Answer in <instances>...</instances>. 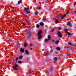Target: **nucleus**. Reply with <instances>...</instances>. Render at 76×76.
Masks as SVG:
<instances>
[{
    "instance_id": "f257e3e1",
    "label": "nucleus",
    "mask_w": 76,
    "mask_h": 76,
    "mask_svg": "<svg viewBox=\"0 0 76 76\" xmlns=\"http://www.w3.org/2000/svg\"><path fill=\"white\" fill-rule=\"evenodd\" d=\"M18 65L16 64H15V66H13V68L15 70H18V69L16 68L17 67H18Z\"/></svg>"
},
{
    "instance_id": "f03ea898",
    "label": "nucleus",
    "mask_w": 76,
    "mask_h": 76,
    "mask_svg": "<svg viewBox=\"0 0 76 76\" xmlns=\"http://www.w3.org/2000/svg\"><path fill=\"white\" fill-rule=\"evenodd\" d=\"M57 34L59 38H61L62 37V34H61L60 32L58 31L57 33Z\"/></svg>"
},
{
    "instance_id": "7ed1b4c3",
    "label": "nucleus",
    "mask_w": 76,
    "mask_h": 76,
    "mask_svg": "<svg viewBox=\"0 0 76 76\" xmlns=\"http://www.w3.org/2000/svg\"><path fill=\"white\" fill-rule=\"evenodd\" d=\"M68 45H70L72 47H75V45L72 44V43L70 42L68 43Z\"/></svg>"
},
{
    "instance_id": "20e7f679",
    "label": "nucleus",
    "mask_w": 76,
    "mask_h": 76,
    "mask_svg": "<svg viewBox=\"0 0 76 76\" xmlns=\"http://www.w3.org/2000/svg\"><path fill=\"white\" fill-rule=\"evenodd\" d=\"M54 20H55V22L56 24H57V23H59V21H58V20H57L56 18H54Z\"/></svg>"
},
{
    "instance_id": "39448f33",
    "label": "nucleus",
    "mask_w": 76,
    "mask_h": 76,
    "mask_svg": "<svg viewBox=\"0 0 76 76\" xmlns=\"http://www.w3.org/2000/svg\"><path fill=\"white\" fill-rule=\"evenodd\" d=\"M28 38H29L30 37H31V34H32V32H28Z\"/></svg>"
},
{
    "instance_id": "423d86ee",
    "label": "nucleus",
    "mask_w": 76,
    "mask_h": 76,
    "mask_svg": "<svg viewBox=\"0 0 76 76\" xmlns=\"http://www.w3.org/2000/svg\"><path fill=\"white\" fill-rule=\"evenodd\" d=\"M42 30H39V32L38 33V34H37V35L38 36L40 35L41 34H42Z\"/></svg>"
},
{
    "instance_id": "0eeeda50",
    "label": "nucleus",
    "mask_w": 76,
    "mask_h": 76,
    "mask_svg": "<svg viewBox=\"0 0 76 76\" xmlns=\"http://www.w3.org/2000/svg\"><path fill=\"white\" fill-rule=\"evenodd\" d=\"M24 48H20V53H24Z\"/></svg>"
},
{
    "instance_id": "6e6552de",
    "label": "nucleus",
    "mask_w": 76,
    "mask_h": 76,
    "mask_svg": "<svg viewBox=\"0 0 76 76\" xmlns=\"http://www.w3.org/2000/svg\"><path fill=\"white\" fill-rule=\"evenodd\" d=\"M29 9V8H25L24 9V11H25L26 12H28V10Z\"/></svg>"
},
{
    "instance_id": "1a4fd4ad",
    "label": "nucleus",
    "mask_w": 76,
    "mask_h": 76,
    "mask_svg": "<svg viewBox=\"0 0 76 76\" xmlns=\"http://www.w3.org/2000/svg\"><path fill=\"white\" fill-rule=\"evenodd\" d=\"M66 16V14H65L63 16H61V19H64V18H65Z\"/></svg>"
},
{
    "instance_id": "9d476101",
    "label": "nucleus",
    "mask_w": 76,
    "mask_h": 76,
    "mask_svg": "<svg viewBox=\"0 0 76 76\" xmlns=\"http://www.w3.org/2000/svg\"><path fill=\"white\" fill-rule=\"evenodd\" d=\"M67 25H69L70 26L72 27V25H71V24L70 23V22H68L67 23Z\"/></svg>"
},
{
    "instance_id": "9b49d317",
    "label": "nucleus",
    "mask_w": 76,
    "mask_h": 76,
    "mask_svg": "<svg viewBox=\"0 0 76 76\" xmlns=\"http://www.w3.org/2000/svg\"><path fill=\"white\" fill-rule=\"evenodd\" d=\"M25 53L27 55L29 54V52H28V51L27 50H25Z\"/></svg>"
},
{
    "instance_id": "f8f14e48",
    "label": "nucleus",
    "mask_w": 76,
    "mask_h": 76,
    "mask_svg": "<svg viewBox=\"0 0 76 76\" xmlns=\"http://www.w3.org/2000/svg\"><path fill=\"white\" fill-rule=\"evenodd\" d=\"M53 60L54 61H57V58L55 57L53 58Z\"/></svg>"
},
{
    "instance_id": "ddd939ff",
    "label": "nucleus",
    "mask_w": 76,
    "mask_h": 76,
    "mask_svg": "<svg viewBox=\"0 0 76 76\" xmlns=\"http://www.w3.org/2000/svg\"><path fill=\"white\" fill-rule=\"evenodd\" d=\"M48 40H50L51 39V36L50 35H48Z\"/></svg>"
},
{
    "instance_id": "4468645a",
    "label": "nucleus",
    "mask_w": 76,
    "mask_h": 76,
    "mask_svg": "<svg viewBox=\"0 0 76 76\" xmlns=\"http://www.w3.org/2000/svg\"><path fill=\"white\" fill-rule=\"evenodd\" d=\"M38 36V39H41V38L42 37V35H39V36Z\"/></svg>"
},
{
    "instance_id": "2eb2a0df",
    "label": "nucleus",
    "mask_w": 76,
    "mask_h": 76,
    "mask_svg": "<svg viewBox=\"0 0 76 76\" xmlns=\"http://www.w3.org/2000/svg\"><path fill=\"white\" fill-rule=\"evenodd\" d=\"M40 26H44V23L42 22H41L40 23Z\"/></svg>"
},
{
    "instance_id": "dca6fc26",
    "label": "nucleus",
    "mask_w": 76,
    "mask_h": 76,
    "mask_svg": "<svg viewBox=\"0 0 76 76\" xmlns=\"http://www.w3.org/2000/svg\"><path fill=\"white\" fill-rule=\"evenodd\" d=\"M21 2H22V0H20L19 1L18 3V4H20V3H21Z\"/></svg>"
},
{
    "instance_id": "f3484780",
    "label": "nucleus",
    "mask_w": 76,
    "mask_h": 76,
    "mask_svg": "<svg viewBox=\"0 0 76 76\" xmlns=\"http://www.w3.org/2000/svg\"><path fill=\"white\" fill-rule=\"evenodd\" d=\"M38 12L37 11H36L35 12V14L36 16H37V15H38Z\"/></svg>"
},
{
    "instance_id": "a211bd4d",
    "label": "nucleus",
    "mask_w": 76,
    "mask_h": 76,
    "mask_svg": "<svg viewBox=\"0 0 76 76\" xmlns=\"http://www.w3.org/2000/svg\"><path fill=\"white\" fill-rule=\"evenodd\" d=\"M67 34L68 35L71 36L72 35V34H71V33H69V32H67Z\"/></svg>"
},
{
    "instance_id": "6ab92c4d",
    "label": "nucleus",
    "mask_w": 76,
    "mask_h": 76,
    "mask_svg": "<svg viewBox=\"0 0 76 76\" xmlns=\"http://www.w3.org/2000/svg\"><path fill=\"white\" fill-rule=\"evenodd\" d=\"M58 43H59V41L58 40H57L55 42V44H58Z\"/></svg>"
},
{
    "instance_id": "aec40b11",
    "label": "nucleus",
    "mask_w": 76,
    "mask_h": 76,
    "mask_svg": "<svg viewBox=\"0 0 76 76\" xmlns=\"http://www.w3.org/2000/svg\"><path fill=\"white\" fill-rule=\"evenodd\" d=\"M48 39H45L44 42H48Z\"/></svg>"
},
{
    "instance_id": "412c9836",
    "label": "nucleus",
    "mask_w": 76,
    "mask_h": 76,
    "mask_svg": "<svg viewBox=\"0 0 76 76\" xmlns=\"http://www.w3.org/2000/svg\"><path fill=\"white\" fill-rule=\"evenodd\" d=\"M56 50H57V51H59V50H60V48H56Z\"/></svg>"
},
{
    "instance_id": "4be33fe9",
    "label": "nucleus",
    "mask_w": 76,
    "mask_h": 76,
    "mask_svg": "<svg viewBox=\"0 0 76 76\" xmlns=\"http://www.w3.org/2000/svg\"><path fill=\"white\" fill-rule=\"evenodd\" d=\"M27 45V43H26V42L25 43H24V47H25V48L26 47V46Z\"/></svg>"
},
{
    "instance_id": "5701e85b",
    "label": "nucleus",
    "mask_w": 76,
    "mask_h": 76,
    "mask_svg": "<svg viewBox=\"0 0 76 76\" xmlns=\"http://www.w3.org/2000/svg\"><path fill=\"white\" fill-rule=\"evenodd\" d=\"M39 26H40L38 24H37L36 25L37 28H39Z\"/></svg>"
},
{
    "instance_id": "b1692460",
    "label": "nucleus",
    "mask_w": 76,
    "mask_h": 76,
    "mask_svg": "<svg viewBox=\"0 0 76 76\" xmlns=\"http://www.w3.org/2000/svg\"><path fill=\"white\" fill-rule=\"evenodd\" d=\"M23 58V56H20L19 57V59H22Z\"/></svg>"
},
{
    "instance_id": "393cba45",
    "label": "nucleus",
    "mask_w": 76,
    "mask_h": 76,
    "mask_svg": "<svg viewBox=\"0 0 76 76\" xmlns=\"http://www.w3.org/2000/svg\"><path fill=\"white\" fill-rule=\"evenodd\" d=\"M16 45L17 47H18V48H20V46H19V45L18 44H16Z\"/></svg>"
},
{
    "instance_id": "a878e982",
    "label": "nucleus",
    "mask_w": 76,
    "mask_h": 76,
    "mask_svg": "<svg viewBox=\"0 0 76 76\" xmlns=\"http://www.w3.org/2000/svg\"><path fill=\"white\" fill-rule=\"evenodd\" d=\"M28 13H31V12L29 11H28L26 13V14H28Z\"/></svg>"
},
{
    "instance_id": "bb28decb",
    "label": "nucleus",
    "mask_w": 76,
    "mask_h": 76,
    "mask_svg": "<svg viewBox=\"0 0 76 76\" xmlns=\"http://www.w3.org/2000/svg\"><path fill=\"white\" fill-rule=\"evenodd\" d=\"M18 63L19 64H21V63H22V61H18Z\"/></svg>"
},
{
    "instance_id": "cd10ccee",
    "label": "nucleus",
    "mask_w": 76,
    "mask_h": 76,
    "mask_svg": "<svg viewBox=\"0 0 76 76\" xmlns=\"http://www.w3.org/2000/svg\"><path fill=\"white\" fill-rule=\"evenodd\" d=\"M46 3H48V1H49V0H45Z\"/></svg>"
},
{
    "instance_id": "c85d7f7f",
    "label": "nucleus",
    "mask_w": 76,
    "mask_h": 76,
    "mask_svg": "<svg viewBox=\"0 0 76 76\" xmlns=\"http://www.w3.org/2000/svg\"><path fill=\"white\" fill-rule=\"evenodd\" d=\"M54 29H52V30H51V32H54Z\"/></svg>"
},
{
    "instance_id": "c756f323",
    "label": "nucleus",
    "mask_w": 76,
    "mask_h": 76,
    "mask_svg": "<svg viewBox=\"0 0 76 76\" xmlns=\"http://www.w3.org/2000/svg\"><path fill=\"white\" fill-rule=\"evenodd\" d=\"M69 48V49L71 50H73V48Z\"/></svg>"
},
{
    "instance_id": "7c9ffc66",
    "label": "nucleus",
    "mask_w": 76,
    "mask_h": 76,
    "mask_svg": "<svg viewBox=\"0 0 76 76\" xmlns=\"http://www.w3.org/2000/svg\"><path fill=\"white\" fill-rule=\"evenodd\" d=\"M46 20V18H43V21L44 22V21H45Z\"/></svg>"
},
{
    "instance_id": "2f4dec72",
    "label": "nucleus",
    "mask_w": 76,
    "mask_h": 76,
    "mask_svg": "<svg viewBox=\"0 0 76 76\" xmlns=\"http://www.w3.org/2000/svg\"><path fill=\"white\" fill-rule=\"evenodd\" d=\"M33 45H32V44H29V46H30V47H32V46Z\"/></svg>"
},
{
    "instance_id": "473e14b6",
    "label": "nucleus",
    "mask_w": 76,
    "mask_h": 76,
    "mask_svg": "<svg viewBox=\"0 0 76 76\" xmlns=\"http://www.w3.org/2000/svg\"><path fill=\"white\" fill-rule=\"evenodd\" d=\"M49 54V53H48V52H46V54L47 55H48Z\"/></svg>"
},
{
    "instance_id": "72a5a7b5",
    "label": "nucleus",
    "mask_w": 76,
    "mask_h": 76,
    "mask_svg": "<svg viewBox=\"0 0 76 76\" xmlns=\"http://www.w3.org/2000/svg\"><path fill=\"white\" fill-rule=\"evenodd\" d=\"M50 70L51 71H52V70H53V67H50Z\"/></svg>"
},
{
    "instance_id": "f704fd0d",
    "label": "nucleus",
    "mask_w": 76,
    "mask_h": 76,
    "mask_svg": "<svg viewBox=\"0 0 76 76\" xmlns=\"http://www.w3.org/2000/svg\"><path fill=\"white\" fill-rule=\"evenodd\" d=\"M18 57L16 58L15 60H16V61H18Z\"/></svg>"
},
{
    "instance_id": "c9c22d12",
    "label": "nucleus",
    "mask_w": 76,
    "mask_h": 76,
    "mask_svg": "<svg viewBox=\"0 0 76 76\" xmlns=\"http://www.w3.org/2000/svg\"><path fill=\"white\" fill-rule=\"evenodd\" d=\"M61 29V27H59L58 28V30H60Z\"/></svg>"
},
{
    "instance_id": "e433bc0d",
    "label": "nucleus",
    "mask_w": 76,
    "mask_h": 76,
    "mask_svg": "<svg viewBox=\"0 0 76 76\" xmlns=\"http://www.w3.org/2000/svg\"><path fill=\"white\" fill-rule=\"evenodd\" d=\"M67 31V29H65L64 31L65 32H66Z\"/></svg>"
},
{
    "instance_id": "4c0bfd02",
    "label": "nucleus",
    "mask_w": 76,
    "mask_h": 76,
    "mask_svg": "<svg viewBox=\"0 0 76 76\" xmlns=\"http://www.w3.org/2000/svg\"><path fill=\"white\" fill-rule=\"evenodd\" d=\"M53 50L51 49V50H50V53H52V52H53Z\"/></svg>"
},
{
    "instance_id": "58836bf2",
    "label": "nucleus",
    "mask_w": 76,
    "mask_h": 76,
    "mask_svg": "<svg viewBox=\"0 0 76 76\" xmlns=\"http://www.w3.org/2000/svg\"><path fill=\"white\" fill-rule=\"evenodd\" d=\"M55 53L56 54H58V52H57V51H55Z\"/></svg>"
},
{
    "instance_id": "ea45409f",
    "label": "nucleus",
    "mask_w": 76,
    "mask_h": 76,
    "mask_svg": "<svg viewBox=\"0 0 76 76\" xmlns=\"http://www.w3.org/2000/svg\"><path fill=\"white\" fill-rule=\"evenodd\" d=\"M53 42H55V40H52Z\"/></svg>"
},
{
    "instance_id": "a19ab883",
    "label": "nucleus",
    "mask_w": 76,
    "mask_h": 76,
    "mask_svg": "<svg viewBox=\"0 0 76 76\" xmlns=\"http://www.w3.org/2000/svg\"><path fill=\"white\" fill-rule=\"evenodd\" d=\"M23 25H24V26L26 25V24H25V23H23Z\"/></svg>"
},
{
    "instance_id": "79ce46f5",
    "label": "nucleus",
    "mask_w": 76,
    "mask_h": 76,
    "mask_svg": "<svg viewBox=\"0 0 76 76\" xmlns=\"http://www.w3.org/2000/svg\"><path fill=\"white\" fill-rule=\"evenodd\" d=\"M76 2H75V4H74V6H75V5H76Z\"/></svg>"
},
{
    "instance_id": "37998d69",
    "label": "nucleus",
    "mask_w": 76,
    "mask_h": 76,
    "mask_svg": "<svg viewBox=\"0 0 76 76\" xmlns=\"http://www.w3.org/2000/svg\"><path fill=\"white\" fill-rule=\"evenodd\" d=\"M41 7H39V9H41Z\"/></svg>"
},
{
    "instance_id": "c03bdc74",
    "label": "nucleus",
    "mask_w": 76,
    "mask_h": 76,
    "mask_svg": "<svg viewBox=\"0 0 76 76\" xmlns=\"http://www.w3.org/2000/svg\"><path fill=\"white\" fill-rule=\"evenodd\" d=\"M9 41H10V42H12V40L10 39H9Z\"/></svg>"
},
{
    "instance_id": "a18cd8bd",
    "label": "nucleus",
    "mask_w": 76,
    "mask_h": 76,
    "mask_svg": "<svg viewBox=\"0 0 76 76\" xmlns=\"http://www.w3.org/2000/svg\"><path fill=\"white\" fill-rule=\"evenodd\" d=\"M44 31L45 32H46L47 30H45Z\"/></svg>"
},
{
    "instance_id": "49530a36",
    "label": "nucleus",
    "mask_w": 76,
    "mask_h": 76,
    "mask_svg": "<svg viewBox=\"0 0 76 76\" xmlns=\"http://www.w3.org/2000/svg\"><path fill=\"white\" fill-rule=\"evenodd\" d=\"M68 56H70V53H68Z\"/></svg>"
},
{
    "instance_id": "de8ad7c7",
    "label": "nucleus",
    "mask_w": 76,
    "mask_h": 76,
    "mask_svg": "<svg viewBox=\"0 0 76 76\" xmlns=\"http://www.w3.org/2000/svg\"><path fill=\"white\" fill-rule=\"evenodd\" d=\"M30 50H32V48H30Z\"/></svg>"
},
{
    "instance_id": "09e8293b",
    "label": "nucleus",
    "mask_w": 76,
    "mask_h": 76,
    "mask_svg": "<svg viewBox=\"0 0 76 76\" xmlns=\"http://www.w3.org/2000/svg\"><path fill=\"white\" fill-rule=\"evenodd\" d=\"M68 13H69V12H66V15H67V14H68Z\"/></svg>"
},
{
    "instance_id": "8fccbe9b",
    "label": "nucleus",
    "mask_w": 76,
    "mask_h": 76,
    "mask_svg": "<svg viewBox=\"0 0 76 76\" xmlns=\"http://www.w3.org/2000/svg\"><path fill=\"white\" fill-rule=\"evenodd\" d=\"M29 58H27V60H29Z\"/></svg>"
},
{
    "instance_id": "3c124183",
    "label": "nucleus",
    "mask_w": 76,
    "mask_h": 76,
    "mask_svg": "<svg viewBox=\"0 0 76 76\" xmlns=\"http://www.w3.org/2000/svg\"><path fill=\"white\" fill-rule=\"evenodd\" d=\"M29 74H31V72H29Z\"/></svg>"
},
{
    "instance_id": "603ef678",
    "label": "nucleus",
    "mask_w": 76,
    "mask_h": 76,
    "mask_svg": "<svg viewBox=\"0 0 76 76\" xmlns=\"http://www.w3.org/2000/svg\"><path fill=\"white\" fill-rule=\"evenodd\" d=\"M74 13H76V12H74Z\"/></svg>"
},
{
    "instance_id": "864d4df0",
    "label": "nucleus",
    "mask_w": 76,
    "mask_h": 76,
    "mask_svg": "<svg viewBox=\"0 0 76 76\" xmlns=\"http://www.w3.org/2000/svg\"><path fill=\"white\" fill-rule=\"evenodd\" d=\"M67 38H69V36H67Z\"/></svg>"
},
{
    "instance_id": "5fc2aeb1",
    "label": "nucleus",
    "mask_w": 76,
    "mask_h": 76,
    "mask_svg": "<svg viewBox=\"0 0 76 76\" xmlns=\"http://www.w3.org/2000/svg\"><path fill=\"white\" fill-rule=\"evenodd\" d=\"M6 49H7V50H9V49H7V48H6Z\"/></svg>"
},
{
    "instance_id": "6e6d98bb",
    "label": "nucleus",
    "mask_w": 76,
    "mask_h": 76,
    "mask_svg": "<svg viewBox=\"0 0 76 76\" xmlns=\"http://www.w3.org/2000/svg\"><path fill=\"white\" fill-rule=\"evenodd\" d=\"M18 62V61H16V63H17Z\"/></svg>"
},
{
    "instance_id": "4d7b16f0",
    "label": "nucleus",
    "mask_w": 76,
    "mask_h": 76,
    "mask_svg": "<svg viewBox=\"0 0 76 76\" xmlns=\"http://www.w3.org/2000/svg\"><path fill=\"white\" fill-rule=\"evenodd\" d=\"M57 48H59V47H57Z\"/></svg>"
},
{
    "instance_id": "13d9d810",
    "label": "nucleus",
    "mask_w": 76,
    "mask_h": 76,
    "mask_svg": "<svg viewBox=\"0 0 76 76\" xmlns=\"http://www.w3.org/2000/svg\"><path fill=\"white\" fill-rule=\"evenodd\" d=\"M60 16H61V15H60Z\"/></svg>"
}]
</instances>
